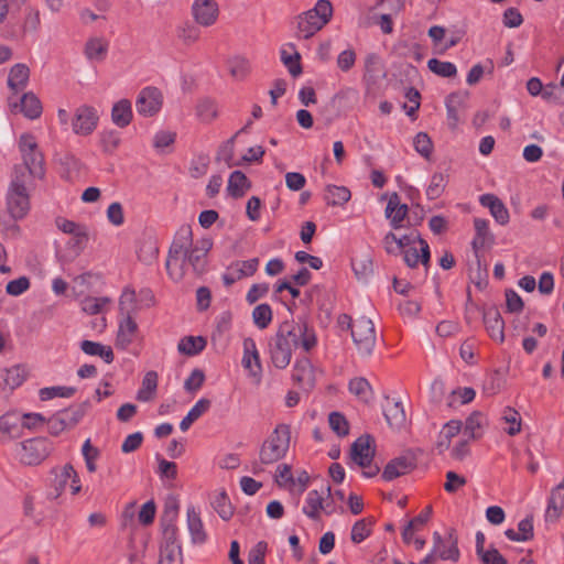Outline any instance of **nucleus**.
<instances>
[{
	"label": "nucleus",
	"instance_id": "nucleus-40",
	"mask_svg": "<svg viewBox=\"0 0 564 564\" xmlns=\"http://www.w3.org/2000/svg\"><path fill=\"white\" fill-rule=\"evenodd\" d=\"M210 505L224 521L230 520L234 516V507L225 490L215 495L210 501Z\"/></svg>",
	"mask_w": 564,
	"mask_h": 564
},
{
	"label": "nucleus",
	"instance_id": "nucleus-4",
	"mask_svg": "<svg viewBox=\"0 0 564 564\" xmlns=\"http://www.w3.org/2000/svg\"><path fill=\"white\" fill-rule=\"evenodd\" d=\"M333 14L329 0H318L315 7L297 17V30L304 39L312 37L328 23Z\"/></svg>",
	"mask_w": 564,
	"mask_h": 564
},
{
	"label": "nucleus",
	"instance_id": "nucleus-53",
	"mask_svg": "<svg viewBox=\"0 0 564 564\" xmlns=\"http://www.w3.org/2000/svg\"><path fill=\"white\" fill-rule=\"evenodd\" d=\"M446 186V176L442 173H434L431 177L430 185L426 188V196L433 200L438 198Z\"/></svg>",
	"mask_w": 564,
	"mask_h": 564
},
{
	"label": "nucleus",
	"instance_id": "nucleus-63",
	"mask_svg": "<svg viewBox=\"0 0 564 564\" xmlns=\"http://www.w3.org/2000/svg\"><path fill=\"white\" fill-rule=\"evenodd\" d=\"M100 142L106 153H112L118 148L120 138L118 132L113 130L104 131L100 134Z\"/></svg>",
	"mask_w": 564,
	"mask_h": 564
},
{
	"label": "nucleus",
	"instance_id": "nucleus-58",
	"mask_svg": "<svg viewBox=\"0 0 564 564\" xmlns=\"http://www.w3.org/2000/svg\"><path fill=\"white\" fill-rule=\"evenodd\" d=\"M196 111L199 119L205 122H210L217 117L216 105L210 99H204L199 101Z\"/></svg>",
	"mask_w": 564,
	"mask_h": 564
},
{
	"label": "nucleus",
	"instance_id": "nucleus-27",
	"mask_svg": "<svg viewBox=\"0 0 564 564\" xmlns=\"http://www.w3.org/2000/svg\"><path fill=\"white\" fill-rule=\"evenodd\" d=\"M564 507V479L551 491L545 511L546 521H555Z\"/></svg>",
	"mask_w": 564,
	"mask_h": 564
},
{
	"label": "nucleus",
	"instance_id": "nucleus-17",
	"mask_svg": "<svg viewBox=\"0 0 564 564\" xmlns=\"http://www.w3.org/2000/svg\"><path fill=\"white\" fill-rule=\"evenodd\" d=\"M9 104L12 108V111L22 112L24 117L31 120L40 118L43 111L41 100L32 91L24 93L22 97L19 99V101L12 102L10 98Z\"/></svg>",
	"mask_w": 564,
	"mask_h": 564
},
{
	"label": "nucleus",
	"instance_id": "nucleus-42",
	"mask_svg": "<svg viewBox=\"0 0 564 564\" xmlns=\"http://www.w3.org/2000/svg\"><path fill=\"white\" fill-rule=\"evenodd\" d=\"M158 388V373L153 370L148 371L142 379V387L137 393V400L142 402L150 401Z\"/></svg>",
	"mask_w": 564,
	"mask_h": 564
},
{
	"label": "nucleus",
	"instance_id": "nucleus-60",
	"mask_svg": "<svg viewBox=\"0 0 564 564\" xmlns=\"http://www.w3.org/2000/svg\"><path fill=\"white\" fill-rule=\"evenodd\" d=\"M205 382V373L202 369L195 368L184 382V389L187 392H195L199 390Z\"/></svg>",
	"mask_w": 564,
	"mask_h": 564
},
{
	"label": "nucleus",
	"instance_id": "nucleus-3",
	"mask_svg": "<svg viewBox=\"0 0 564 564\" xmlns=\"http://www.w3.org/2000/svg\"><path fill=\"white\" fill-rule=\"evenodd\" d=\"M290 441V425L278 424L260 448V462L264 465H270L283 458L289 451Z\"/></svg>",
	"mask_w": 564,
	"mask_h": 564
},
{
	"label": "nucleus",
	"instance_id": "nucleus-59",
	"mask_svg": "<svg viewBox=\"0 0 564 564\" xmlns=\"http://www.w3.org/2000/svg\"><path fill=\"white\" fill-rule=\"evenodd\" d=\"M30 279L28 276H20L15 280L9 281L6 286L7 294L11 296H19L30 289Z\"/></svg>",
	"mask_w": 564,
	"mask_h": 564
},
{
	"label": "nucleus",
	"instance_id": "nucleus-13",
	"mask_svg": "<svg viewBox=\"0 0 564 564\" xmlns=\"http://www.w3.org/2000/svg\"><path fill=\"white\" fill-rule=\"evenodd\" d=\"M7 207L13 220L24 218L30 209L26 187L15 183V189L8 191Z\"/></svg>",
	"mask_w": 564,
	"mask_h": 564
},
{
	"label": "nucleus",
	"instance_id": "nucleus-33",
	"mask_svg": "<svg viewBox=\"0 0 564 564\" xmlns=\"http://www.w3.org/2000/svg\"><path fill=\"white\" fill-rule=\"evenodd\" d=\"M80 349L89 356H99L106 364L113 361L115 355L110 346H105L97 341L83 340L80 343Z\"/></svg>",
	"mask_w": 564,
	"mask_h": 564
},
{
	"label": "nucleus",
	"instance_id": "nucleus-54",
	"mask_svg": "<svg viewBox=\"0 0 564 564\" xmlns=\"http://www.w3.org/2000/svg\"><path fill=\"white\" fill-rule=\"evenodd\" d=\"M229 72L236 79L242 80L250 72V65L245 57H234L229 61Z\"/></svg>",
	"mask_w": 564,
	"mask_h": 564
},
{
	"label": "nucleus",
	"instance_id": "nucleus-34",
	"mask_svg": "<svg viewBox=\"0 0 564 564\" xmlns=\"http://www.w3.org/2000/svg\"><path fill=\"white\" fill-rule=\"evenodd\" d=\"M23 156L24 169L28 170L29 174L33 177L43 178L44 171V158L41 151L28 152Z\"/></svg>",
	"mask_w": 564,
	"mask_h": 564
},
{
	"label": "nucleus",
	"instance_id": "nucleus-44",
	"mask_svg": "<svg viewBox=\"0 0 564 564\" xmlns=\"http://www.w3.org/2000/svg\"><path fill=\"white\" fill-rule=\"evenodd\" d=\"M108 52V44L100 37L90 39L85 45V54L89 61H102Z\"/></svg>",
	"mask_w": 564,
	"mask_h": 564
},
{
	"label": "nucleus",
	"instance_id": "nucleus-35",
	"mask_svg": "<svg viewBox=\"0 0 564 564\" xmlns=\"http://www.w3.org/2000/svg\"><path fill=\"white\" fill-rule=\"evenodd\" d=\"M207 345V340L203 336H185L177 345L181 354L186 356H196L202 352Z\"/></svg>",
	"mask_w": 564,
	"mask_h": 564
},
{
	"label": "nucleus",
	"instance_id": "nucleus-37",
	"mask_svg": "<svg viewBox=\"0 0 564 564\" xmlns=\"http://www.w3.org/2000/svg\"><path fill=\"white\" fill-rule=\"evenodd\" d=\"M487 422L486 416L480 411H474L465 421L464 434L469 438H479L482 435V426Z\"/></svg>",
	"mask_w": 564,
	"mask_h": 564
},
{
	"label": "nucleus",
	"instance_id": "nucleus-16",
	"mask_svg": "<svg viewBox=\"0 0 564 564\" xmlns=\"http://www.w3.org/2000/svg\"><path fill=\"white\" fill-rule=\"evenodd\" d=\"M192 14L197 24L210 26L217 21L218 4L215 0H195L192 6Z\"/></svg>",
	"mask_w": 564,
	"mask_h": 564
},
{
	"label": "nucleus",
	"instance_id": "nucleus-9",
	"mask_svg": "<svg viewBox=\"0 0 564 564\" xmlns=\"http://www.w3.org/2000/svg\"><path fill=\"white\" fill-rule=\"evenodd\" d=\"M417 465V456L414 451L408 449L402 455L391 459L382 471V479L391 481L412 471Z\"/></svg>",
	"mask_w": 564,
	"mask_h": 564
},
{
	"label": "nucleus",
	"instance_id": "nucleus-1",
	"mask_svg": "<svg viewBox=\"0 0 564 564\" xmlns=\"http://www.w3.org/2000/svg\"><path fill=\"white\" fill-rule=\"evenodd\" d=\"M316 345L315 330L306 321H284L269 343L270 358L275 368L285 369L291 362L293 349L301 348L308 352Z\"/></svg>",
	"mask_w": 564,
	"mask_h": 564
},
{
	"label": "nucleus",
	"instance_id": "nucleus-19",
	"mask_svg": "<svg viewBox=\"0 0 564 564\" xmlns=\"http://www.w3.org/2000/svg\"><path fill=\"white\" fill-rule=\"evenodd\" d=\"M242 366L250 371L252 377L260 380L262 372L260 356L256 341L251 337L245 338L243 340Z\"/></svg>",
	"mask_w": 564,
	"mask_h": 564
},
{
	"label": "nucleus",
	"instance_id": "nucleus-64",
	"mask_svg": "<svg viewBox=\"0 0 564 564\" xmlns=\"http://www.w3.org/2000/svg\"><path fill=\"white\" fill-rule=\"evenodd\" d=\"M477 556L482 564H508V561L494 545Z\"/></svg>",
	"mask_w": 564,
	"mask_h": 564
},
{
	"label": "nucleus",
	"instance_id": "nucleus-47",
	"mask_svg": "<svg viewBox=\"0 0 564 564\" xmlns=\"http://www.w3.org/2000/svg\"><path fill=\"white\" fill-rule=\"evenodd\" d=\"M273 313L269 304L262 303L257 305L252 311L253 324L259 329H265L272 322Z\"/></svg>",
	"mask_w": 564,
	"mask_h": 564
},
{
	"label": "nucleus",
	"instance_id": "nucleus-39",
	"mask_svg": "<svg viewBox=\"0 0 564 564\" xmlns=\"http://www.w3.org/2000/svg\"><path fill=\"white\" fill-rule=\"evenodd\" d=\"M351 268L359 281L366 282L368 278L373 273V262L369 254L352 258Z\"/></svg>",
	"mask_w": 564,
	"mask_h": 564
},
{
	"label": "nucleus",
	"instance_id": "nucleus-2",
	"mask_svg": "<svg viewBox=\"0 0 564 564\" xmlns=\"http://www.w3.org/2000/svg\"><path fill=\"white\" fill-rule=\"evenodd\" d=\"M193 245V231L189 225H182L176 231L174 240L169 249L165 268L169 275L180 281L183 279L185 271H183V264H178L181 258L183 259Z\"/></svg>",
	"mask_w": 564,
	"mask_h": 564
},
{
	"label": "nucleus",
	"instance_id": "nucleus-43",
	"mask_svg": "<svg viewBox=\"0 0 564 564\" xmlns=\"http://www.w3.org/2000/svg\"><path fill=\"white\" fill-rule=\"evenodd\" d=\"M206 257L207 256H202L199 251L192 246L178 264H183V269L186 264H189L195 273L202 274L206 271Z\"/></svg>",
	"mask_w": 564,
	"mask_h": 564
},
{
	"label": "nucleus",
	"instance_id": "nucleus-22",
	"mask_svg": "<svg viewBox=\"0 0 564 564\" xmlns=\"http://www.w3.org/2000/svg\"><path fill=\"white\" fill-rule=\"evenodd\" d=\"M251 186V181L247 175L242 171L236 170L229 175L227 193L230 197L238 199L243 197Z\"/></svg>",
	"mask_w": 564,
	"mask_h": 564
},
{
	"label": "nucleus",
	"instance_id": "nucleus-18",
	"mask_svg": "<svg viewBox=\"0 0 564 564\" xmlns=\"http://www.w3.org/2000/svg\"><path fill=\"white\" fill-rule=\"evenodd\" d=\"M482 321L490 338L499 343L505 340V321L496 306L482 312Z\"/></svg>",
	"mask_w": 564,
	"mask_h": 564
},
{
	"label": "nucleus",
	"instance_id": "nucleus-52",
	"mask_svg": "<svg viewBox=\"0 0 564 564\" xmlns=\"http://www.w3.org/2000/svg\"><path fill=\"white\" fill-rule=\"evenodd\" d=\"M349 391L358 397L360 400L367 402L371 393V386L365 378H355L349 381Z\"/></svg>",
	"mask_w": 564,
	"mask_h": 564
},
{
	"label": "nucleus",
	"instance_id": "nucleus-46",
	"mask_svg": "<svg viewBox=\"0 0 564 564\" xmlns=\"http://www.w3.org/2000/svg\"><path fill=\"white\" fill-rule=\"evenodd\" d=\"M375 523L372 518L360 519L351 528L350 539L358 544L365 541L371 534V527Z\"/></svg>",
	"mask_w": 564,
	"mask_h": 564
},
{
	"label": "nucleus",
	"instance_id": "nucleus-41",
	"mask_svg": "<svg viewBox=\"0 0 564 564\" xmlns=\"http://www.w3.org/2000/svg\"><path fill=\"white\" fill-rule=\"evenodd\" d=\"M325 200L330 206H340L347 203L350 197V191L346 186L327 185L325 188Z\"/></svg>",
	"mask_w": 564,
	"mask_h": 564
},
{
	"label": "nucleus",
	"instance_id": "nucleus-12",
	"mask_svg": "<svg viewBox=\"0 0 564 564\" xmlns=\"http://www.w3.org/2000/svg\"><path fill=\"white\" fill-rule=\"evenodd\" d=\"M163 104V96L159 88L148 86L143 88L135 100V108L139 115L152 117L156 115Z\"/></svg>",
	"mask_w": 564,
	"mask_h": 564
},
{
	"label": "nucleus",
	"instance_id": "nucleus-32",
	"mask_svg": "<svg viewBox=\"0 0 564 564\" xmlns=\"http://www.w3.org/2000/svg\"><path fill=\"white\" fill-rule=\"evenodd\" d=\"M313 379L312 364L306 356H302L295 360L292 380L297 384L310 383Z\"/></svg>",
	"mask_w": 564,
	"mask_h": 564
},
{
	"label": "nucleus",
	"instance_id": "nucleus-51",
	"mask_svg": "<svg viewBox=\"0 0 564 564\" xmlns=\"http://www.w3.org/2000/svg\"><path fill=\"white\" fill-rule=\"evenodd\" d=\"M501 419L509 424V427L506 429V433L510 436H514L521 431V416L517 410L513 408L507 406L502 412Z\"/></svg>",
	"mask_w": 564,
	"mask_h": 564
},
{
	"label": "nucleus",
	"instance_id": "nucleus-11",
	"mask_svg": "<svg viewBox=\"0 0 564 564\" xmlns=\"http://www.w3.org/2000/svg\"><path fill=\"white\" fill-rule=\"evenodd\" d=\"M376 455L375 438L370 434L359 436L350 447V458L362 469L370 467Z\"/></svg>",
	"mask_w": 564,
	"mask_h": 564
},
{
	"label": "nucleus",
	"instance_id": "nucleus-6",
	"mask_svg": "<svg viewBox=\"0 0 564 564\" xmlns=\"http://www.w3.org/2000/svg\"><path fill=\"white\" fill-rule=\"evenodd\" d=\"M53 443L47 437H34L20 444V462L28 466H37L52 453Z\"/></svg>",
	"mask_w": 564,
	"mask_h": 564
},
{
	"label": "nucleus",
	"instance_id": "nucleus-5",
	"mask_svg": "<svg viewBox=\"0 0 564 564\" xmlns=\"http://www.w3.org/2000/svg\"><path fill=\"white\" fill-rule=\"evenodd\" d=\"M178 516V502L175 498L166 500L160 519L162 528V542L160 547L169 550H182L178 542V529L175 524Z\"/></svg>",
	"mask_w": 564,
	"mask_h": 564
},
{
	"label": "nucleus",
	"instance_id": "nucleus-23",
	"mask_svg": "<svg viewBox=\"0 0 564 564\" xmlns=\"http://www.w3.org/2000/svg\"><path fill=\"white\" fill-rule=\"evenodd\" d=\"M321 510H323L327 516L334 512V509L328 510L327 508H324V499L317 490H311L306 496L302 512L311 520L316 521L321 518Z\"/></svg>",
	"mask_w": 564,
	"mask_h": 564
},
{
	"label": "nucleus",
	"instance_id": "nucleus-21",
	"mask_svg": "<svg viewBox=\"0 0 564 564\" xmlns=\"http://www.w3.org/2000/svg\"><path fill=\"white\" fill-rule=\"evenodd\" d=\"M383 415L387 423L391 429L401 430L406 422V415L401 401L386 397V404L383 405Z\"/></svg>",
	"mask_w": 564,
	"mask_h": 564
},
{
	"label": "nucleus",
	"instance_id": "nucleus-49",
	"mask_svg": "<svg viewBox=\"0 0 564 564\" xmlns=\"http://www.w3.org/2000/svg\"><path fill=\"white\" fill-rule=\"evenodd\" d=\"M427 67L432 73L445 78L454 77L457 74L455 64L437 58H431L427 62Z\"/></svg>",
	"mask_w": 564,
	"mask_h": 564
},
{
	"label": "nucleus",
	"instance_id": "nucleus-14",
	"mask_svg": "<svg viewBox=\"0 0 564 564\" xmlns=\"http://www.w3.org/2000/svg\"><path fill=\"white\" fill-rule=\"evenodd\" d=\"M259 265V259L253 258L246 261H235L228 268L227 271L223 274V282L226 286H231L238 280H241L246 276H251L256 273Z\"/></svg>",
	"mask_w": 564,
	"mask_h": 564
},
{
	"label": "nucleus",
	"instance_id": "nucleus-50",
	"mask_svg": "<svg viewBox=\"0 0 564 564\" xmlns=\"http://www.w3.org/2000/svg\"><path fill=\"white\" fill-rule=\"evenodd\" d=\"M235 139H236V135H232L230 139H228L227 141H225L219 148H218V151H217V154H216V161L220 162H225V164L228 166V167H232V166H237V165H240V162H235L234 161V147H235Z\"/></svg>",
	"mask_w": 564,
	"mask_h": 564
},
{
	"label": "nucleus",
	"instance_id": "nucleus-38",
	"mask_svg": "<svg viewBox=\"0 0 564 564\" xmlns=\"http://www.w3.org/2000/svg\"><path fill=\"white\" fill-rule=\"evenodd\" d=\"M20 417L15 413H7L0 416V430L7 441L18 437L21 430Z\"/></svg>",
	"mask_w": 564,
	"mask_h": 564
},
{
	"label": "nucleus",
	"instance_id": "nucleus-8",
	"mask_svg": "<svg viewBox=\"0 0 564 564\" xmlns=\"http://www.w3.org/2000/svg\"><path fill=\"white\" fill-rule=\"evenodd\" d=\"M99 115L95 107L82 105L76 108L72 119L73 132L77 135H89L98 126Z\"/></svg>",
	"mask_w": 564,
	"mask_h": 564
},
{
	"label": "nucleus",
	"instance_id": "nucleus-55",
	"mask_svg": "<svg viewBox=\"0 0 564 564\" xmlns=\"http://www.w3.org/2000/svg\"><path fill=\"white\" fill-rule=\"evenodd\" d=\"M413 145L415 151L425 159H430L433 152V142L426 132H419L414 137Z\"/></svg>",
	"mask_w": 564,
	"mask_h": 564
},
{
	"label": "nucleus",
	"instance_id": "nucleus-25",
	"mask_svg": "<svg viewBox=\"0 0 564 564\" xmlns=\"http://www.w3.org/2000/svg\"><path fill=\"white\" fill-rule=\"evenodd\" d=\"M133 118L132 105L129 99H120L111 109V121L118 128L128 127Z\"/></svg>",
	"mask_w": 564,
	"mask_h": 564
},
{
	"label": "nucleus",
	"instance_id": "nucleus-56",
	"mask_svg": "<svg viewBox=\"0 0 564 564\" xmlns=\"http://www.w3.org/2000/svg\"><path fill=\"white\" fill-rule=\"evenodd\" d=\"M281 61L288 68L289 73L293 77H297L302 74V65H301V55L297 52H294L293 55L288 54L285 50L281 51Z\"/></svg>",
	"mask_w": 564,
	"mask_h": 564
},
{
	"label": "nucleus",
	"instance_id": "nucleus-31",
	"mask_svg": "<svg viewBox=\"0 0 564 564\" xmlns=\"http://www.w3.org/2000/svg\"><path fill=\"white\" fill-rule=\"evenodd\" d=\"M519 532H516L513 529H507L505 531V535L514 542H527L533 539V517L527 516L518 523Z\"/></svg>",
	"mask_w": 564,
	"mask_h": 564
},
{
	"label": "nucleus",
	"instance_id": "nucleus-30",
	"mask_svg": "<svg viewBox=\"0 0 564 564\" xmlns=\"http://www.w3.org/2000/svg\"><path fill=\"white\" fill-rule=\"evenodd\" d=\"M307 299L313 302L316 297L318 310L323 312L326 318H329L334 308L333 296L325 292L321 285H313L307 292Z\"/></svg>",
	"mask_w": 564,
	"mask_h": 564
},
{
	"label": "nucleus",
	"instance_id": "nucleus-62",
	"mask_svg": "<svg viewBox=\"0 0 564 564\" xmlns=\"http://www.w3.org/2000/svg\"><path fill=\"white\" fill-rule=\"evenodd\" d=\"M156 512V506L153 500H149L141 507L138 514V520L142 525H150L153 523Z\"/></svg>",
	"mask_w": 564,
	"mask_h": 564
},
{
	"label": "nucleus",
	"instance_id": "nucleus-48",
	"mask_svg": "<svg viewBox=\"0 0 564 564\" xmlns=\"http://www.w3.org/2000/svg\"><path fill=\"white\" fill-rule=\"evenodd\" d=\"M75 393L76 388L74 387L55 386L40 389L39 397L41 401H48L53 398H70Z\"/></svg>",
	"mask_w": 564,
	"mask_h": 564
},
{
	"label": "nucleus",
	"instance_id": "nucleus-57",
	"mask_svg": "<svg viewBox=\"0 0 564 564\" xmlns=\"http://www.w3.org/2000/svg\"><path fill=\"white\" fill-rule=\"evenodd\" d=\"M330 429L339 436L344 437L349 433V424L344 414L332 412L328 416Z\"/></svg>",
	"mask_w": 564,
	"mask_h": 564
},
{
	"label": "nucleus",
	"instance_id": "nucleus-36",
	"mask_svg": "<svg viewBox=\"0 0 564 564\" xmlns=\"http://www.w3.org/2000/svg\"><path fill=\"white\" fill-rule=\"evenodd\" d=\"M210 404V400L206 398L199 399L181 421V431L186 432L196 420H198L205 412L208 411Z\"/></svg>",
	"mask_w": 564,
	"mask_h": 564
},
{
	"label": "nucleus",
	"instance_id": "nucleus-26",
	"mask_svg": "<svg viewBox=\"0 0 564 564\" xmlns=\"http://www.w3.org/2000/svg\"><path fill=\"white\" fill-rule=\"evenodd\" d=\"M91 404L86 400L79 404H74L67 409L59 410V416L65 422L67 430L74 429L86 415Z\"/></svg>",
	"mask_w": 564,
	"mask_h": 564
},
{
	"label": "nucleus",
	"instance_id": "nucleus-45",
	"mask_svg": "<svg viewBox=\"0 0 564 564\" xmlns=\"http://www.w3.org/2000/svg\"><path fill=\"white\" fill-rule=\"evenodd\" d=\"M28 371L24 366L17 365L6 370L3 381L11 390L20 387L26 379Z\"/></svg>",
	"mask_w": 564,
	"mask_h": 564
},
{
	"label": "nucleus",
	"instance_id": "nucleus-15",
	"mask_svg": "<svg viewBox=\"0 0 564 564\" xmlns=\"http://www.w3.org/2000/svg\"><path fill=\"white\" fill-rule=\"evenodd\" d=\"M51 474L54 475L51 490L47 494V498L51 500L57 499L63 494L69 479L73 482L77 480V473L72 464H65L62 468L54 467Z\"/></svg>",
	"mask_w": 564,
	"mask_h": 564
},
{
	"label": "nucleus",
	"instance_id": "nucleus-29",
	"mask_svg": "<svg viewBox=\"0 0 564 564\" xmlns=\"http://www.w3.org/2000/svg\"><path fill=\"white\" fill-rule=\"evenodd\" d=\"M474 228L476 234L471 241V246L475 251H477L480 248H484L487 242H494L495 238L489 229V221L487 219L475 218Z\"/></svg>",
	"mask_w": 564,
	"mask_h": 564
},
{
	"label": "nucleus",
	"instance_id": "nucleus-61",
	"mask_svg": "<svg viewBox=\"0 0 564 564\" xmlns=\"http://www.w3.org/2000/svg\"><path fill=\"white\" fill-rule=\"evenodd\" d=\"M158 564H183L182 550H169L166 547H160Z\"/></svg>",
	"mask_w": 564,
	"mask_h": 564
},
{
	"label": "nucleus",
	"instance_id": "nucleus-20",
	"mask_svg": "<svg viewBox=\"0 0 564 564\" xmlns=\"http://www.w3.org/2000/svg\"><path fill=\"white\" fill-rule=\"evenodd\" d=\"M479 203L489 209L491 216L499 225L505 226L509 223V210L498 196L489 193L482 194L479 197Z\"/></svg>",
	"mask_w": 564,
	"mask_h": 564
},
{
	"label": "nucleus",
	"instance_id": "nucleus-24",
	"mask_svg": "<svg viewBox=\"0 0 564 564\" xmlns=\"http://www.w3.org/2000/svg\"><path fill=\"white\" fill-rule=\"evenodd\" d=\"M187 528L194 544H203L206 542L207 534L204 530L199 512L196 511L194 506L187 508Z\"/></svg>",
	"mask_w": 564,
	"mask_h": 564
},
{
	"label": "nucleus",
	"instance_id": "nucleus-28",
	"mask_svg": "<svg viewBox=\"0 0 564 564\" xmlns=\"http://www.w3.org/2000/svg\"><path fill=\"white\" fill-rule=\"evenodd\" d=\"M29 78V67L25 64L18 63L13 65L9 72L8 86L14 94H18L26 87Z\"/></svg>",
	"mask_w": 564,
	"mask_h": 564
},
{
	"label": "nucleus",
	"instance_id": "nucleus-10",
	"mask_svg": "<svg viewBox=\"0 0 564 564\" xmlns=\"http://www.w3.org/2000/svg\"><path fill=\"white\" fill-rule=\"evenodd\" d=\"M433 554L438 553V557L444 561L457 562L459 560L458 536L454 528L448 529L445 539L438 532L433 533Z\"/></svg>",
	"mask_w": 564,
	"mask_h": 564
},
{
	"label": "nucleus",
	"instance_id": "nucleus-7",
	"mask_svg": "<svg viewBox=\"0 0 564 564\" xmlns=\"http://www.w3.org/2000/svg\"><path fill=\"white\" fill-rule=\"evenodd\" d=\"M351 337L361 356L371 355L376 345L375 325L365 316L358 318L351 328Z\"/></svg>",
	"mask_w": 564,
	"mask_h": 564
}]
</instances>
